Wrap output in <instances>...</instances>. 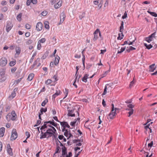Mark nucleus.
I'll return each instance as SVG.
<instances>
[{"mask_svg": "<svg viewBox=\"0 0 157 157\" xmlns=\"http://www.w3.org/2000/svg\"><path fill=\"white\" fill-rule=\"evenodd\" d=\"M46 132L43 131H41L40 139H41L43 138H47V139L50 137L54 136L56 130L53 127H51V128H48L46 130Z\"/></svg>", "mask_w": 157, "mask_h": 157, "instance_id": "obj_1", "label": "nucleus"}, {"mask_svg": "<svg viewBox=\"0 0 157 157\" xmlns=\"http://www.w3.org/2000/svg\"><path fill=\"white\" fill-rule=\"evenodd\" d=\"M52 125L56 127L57 126V124L55 123L53 120L52 121L45 122L43 125L40 128L41 131L43 130L44 131H45L46 129L51 128V127H52Z\"/></svg>", "mask_w": 157, "mask_h": 157, "instance_id": "obj_2", "label": "nucleus"}, {"mask_svg": "<svg viewBox=\"0 0 157 157\" xmlns=\"http://www.w3.org/2000/svg\"><path fill=\"white\" fill-rule=\"evenodd\" d=\"M112 109L110 112L109 113L107 117V118L112 120L115 118L117 114V112L118 110V109L115 108L113 104H112Z\"/></svg>", "mask_w": 157, "mask_h": 157, "instance_id": "obj_3", "label": "nucleus"}, {"mask_svg": "<svg viewBox=\"0 0 157 157\" xmlns=\"http://www.w3.org/2000/svg\"><path fill=\"white\" fill-rule=\"evenodd\" d=\"M17 116L14 111L13 110L11 113H9L6 116V119L8 121H14L17 118Z\"/></svg>", "mask_w": 157, "mask_h": 157, "instance_id": "obj_4", "label": "nucleus"}, {"mask_svg": "<svg viewBox=\"0 0 157 157\" xmlns=\"http://www.w3.org/2000/svg\"><path fill=\"white\" fill-rule=\"evenodd\" d=\"M60 125L62 128V131L64 132L66 128H70V126L67 122L66 121H62L60 122Z\"/></svg>", "mask_w": 157, "mask_h": 157, "instance_id": "obj_5", "label": "nucleus"}, {"mask_svg": "<svg viewBox=\"0 0 157 157\" xmlns=\"http://www.w3.org/2000/svg\"><path fill=\"white\" fill-rule=\"evenodd\" d=\"M156 34V32H154L151 35L149 36L148 37L145 38V40L149 43H150L153 40V39L155 38Z\"/></svg>", "mask_w": 157, "mask_h": 157, "instance_id": "obj_6", "label": "nucleus"}, {"mask_svg": "<svg viewBox=\"0 0 157 157\" xmlns=\"http://www.w3.org/2000/svg\"><path fill=\"white\" fill-rule=\"evenodd\" d=\"M18 134L16 130L15 129H13L12 132V134L10 137V140H15L17 137Z\"/></svg>", "mask_w": 157, "mask_h": 157, "instance_id": "obj_7", "label": "nucleus"}, {"mask_svg": "<svg viewBox=\"0 0 157 157\" xmlns=\"http://www.w3.org/2000/svg\"><path fill=\"white\" fill-rule=\"evenodd\" d=\"M13 25L11 22L8 21L6 22V30L7 33H8L12 29Z\"/></svg>", "mask_w": 157, "mask_h": 157, "instance_id": "obj_8", "label": "nucleus"}, {"mask_svg": "<svg viewBox=\"0 0 157 157\" xmlns=\"http://www.w3.org/2000/svg\"><path fill=\"white\" fill-rule=\"evenodd\" d=\"M75 113H78L76 110L75 109H72L68 110V115L69 116L71 117H75Z\"/></svg>", "mask_w": 157, "mask_h": 157, "instance_id": "obj_9", "label": "nucleus"}, {"mask_svg": "<svg viewBox=\"0 0 157 157\" xmlns=\"http://www.w3.org/2000/svg\"><path fill=\"white\" fill-rule=\"evenodd\" d=\"M7 63V60L6 58H2L0 59V65L2 67L5 66Z\"/></svg>", "mask_w": 157, "mask_h": 157, "instance_id": "obj_10", "label": "nucleus"}, {"mask_svg": "<svg viewBox=\"0 0 157 157\" xmlns=\"http://www.w3.org/2000/svg\"><path fill=\"white\" fill-rule=\"evenodd\" d=\"M43 25L41 22H38L36 25V29L37 31H40L43 29Z\"/></svg>", "mask_w": 157, "mask_h": 157, "instance_id": "obj_11", "label": "nucleus"}, {"mask_svg": "<svg viewBox=\"0 0 157 157\" xmlns=\"http://www.w3.org/2000/svg\"><path fill=\"white\" fill-rule=\"evenodd\" d=\"M66 16L65 13L64 12L62 13L60 16V21L59 24H62L64 21Z\"/></svg>", "mask_w": 157, "mask_h": 157, "instance_id": "obj_12", "label": "nucleus"}, {"mask_svg": "<svg viewBox=\"0 0 157 157\" xmlns=\"http://www.w3.org/2000/svg\"><path fill=\"white\" fill-rule=\"evenodd\" d=\"M80 123V118H78L75 119L73 121L71 122L70 124L73 127H75V125H78Z\"/></svg>", "mask_w": 157, "mask_h": 157, "instance_id": "obj_13", "label": "nucleus"}, {"mask_svg": "<svg viewBox=\"0 0 157 157\" xmlns=\"http://www.w3.org/2000/svg\"><path fill=\"white\" fill-rule=\"evenodd\" d=\"M99 33V29H97L94 32V37L93 40L94 41H95L98 38V34Z\"/></svg>", "mask_w": 157, "mask_h": 157, "instance_id": "obj_14", "label": "nucleus"}, {"mask_svg": "<svg viewBox=\"0 0 157 157\" xmlns=\"http://www.w3.org/2000/svg\"><path fill=\"white\" fill-rule=\"evenodd\" d=\"M60 146H61L62 147V155L63 156H64L66 155L67 154V148L64 146H63V145L62 144H60Z\"/></svg>", "mask_w": 157, "mask_h": 157, "instance_id": "obj_15", "label": "nucleus"}, {"mask_svg": "<svg viewBox=\"0 0 157 157\" xmlns=\"http://www.w3.org/2000/svg\"><path fill=\"white\" fill-rule=\"evenodd\" d=\"M16 53L15 55V58L17 57L18 55L20 54L21 52V48L19 47H16L15 48Z\"/></svg>", "mask_w": 157, "mask_h": 157, "instance_id": "obj_16", "label": "nucleus"}, {"mask_svg": "<svg viewBox=\"0 0 157 157\" xmlns=\"http://www.w3.org/2000/svg\"><path fill=\"white\" fill-rule=\"evenodd\" d=\"M7 151L8 153L10 155H12L13 153L12 149L11 148L10 145L9 144H7L6 147Z\"/></svg>", "mask_w": 157, "mask_h": 157, "instance_id": "obj_17", "label": "nucleus"}, {"mask_svg": "<svg viewBox=\"0 0 157 157\" xmlns=\"http://www.w3.org/2000/svg\"><path fill=\"white\" fill-rule=\"evenodd\" d=\"M148 122H147V123L145 124H144V125H147L146 126H144V129H145V130L144 131V132L145 133H147V132L148 130V131H150V132H151V129L149 127V125H150V123L148 124Z\"/></svg>", "mask_w": 157, "mask_h": 157, "instance_id": "obj_18", "label": "nucleus"}, {"mask_svg": "<svg viewBox=\"0 0 157 157\" xmlns=\"http://www.w3.org/2000/svg\"><path fill=\"white\" fill-rule=\"evenodd\" d=\"M55 57V60L53 62L55 63V66H57L59 64L60 60V57L57 55H56Z\"/></svg>", "mask_w": 157, "mask_h": 157, "instance_id": "obj_19", "label": "nucleus"}, {"mask_svg": "<svg viewBox=\"0 0 157 157\" xmlns=\"http://www.w3.org/2000/svg\"><path fill=\"white\" fill-rule=\"evenodd\" d=\"M64 132V135L67 137V139H69L72 136L67 129H66L64 132Z\"/></svg>", "mask_w": 157, "mask_h": 157, "instance_id": "obj_20", "label": "nucleus"}, {"mask_svg": "<svg viewBox=\"0 0 157 157\" xmlns=\"http://www.w3.org/2000/svg\"><path fill=\"white\" fill-rule=\"evenodd\" d=\"M62 4V1L61 0H59L57 3L55 4L54 6L56 9H58L61 6Z\"/></svg>", "mask_w": 157, "mask_h": 157, "instance_id": "obj_21", "label": "nucleus"}, {"mask_svg": "<svg viewBox=\"0 0 157 157\" xmlns=\"http://www.w3.org/2000/svg\"><path fill=\"white\" fill-rule=\"evenodd\" d=\"M61 92L59 90H56V92L52 96V98L55 99V98L58 96L60 94Z\"/></svg>", "mask_w": 157, "mask_h": 157, "instance_id": "obj_22", "label": "nucleus"}, {"mask_svg": "<svg viewBox=\"0 0 157 157\" xmlns=\"http://www.w3.org/2000/svg\"><path fill=\"white\" fill-rule=\"evenodd\" d=\"M156 68V66L155 64H153L150 66L149 68V71L150 72H153Z\"/></svg>", "mask_w": 157, "mask_h": 157, "instance_id": "obj_23", "label": "nucleus"}, {"mask_svg": "<svg viewBox=\"0 0 157 157\" xmlns=\"http://www.w3.org/2000/svg\"><path fill=\"white\" fill-rule=\"evenodd\" d=\"M5 128L2 127L0 128V137H2L4 135Z\"/></svg>", "mask_w": 157, "mask_h": 157, "instance_id": "obj_24", "label": "nucleus"}, {"mask_svg": "<svg viewBox=\"0 0 157 157\" xmlns=\"http://www.w3.org/2000/svg\"><path fill=\"white\" fill-rule=\"evenodd\" d=\"M34 77V74L33 73H31L28 75L27 80L29 81H31L32 80Z\"/></svg>", "mask_w": 157, "mask_h": 157, "instance_id": "obj_25", "label": "nucleus"}, {"mask_svg": "<svg viewBox=\"0 0 157 157\" xmlns=\"http://www.w3.org/2000/svg\"><path fill=\"white\" fill-rule=\"evenodd\" d=\"M89 75L88 74H85L84 77L82 78L83 82H87V79L88 78Z\"/></svg>", "mask_w": 157, "mask_h": 157, "instance_id": "obj_26", "label": "nucleus"}, {"mask_svg": "<svg viewBox=\"0 0 157 157\" xmlns=\"http://www.w3.org/2000/svg\"><path fill=\"white\" fill-rule=\"evenodd\" d=\"M110 71V68H109L108 70L104 72L101 75V78L105 77Z\"/></svg>", "mask_w": 157, "mask_h": 157, "instance_id": "obj_27", "label": "nucleus"}, {"mask_svg": "<svg viewBox=\"0 0 157 157\" xmlns=\"http://www.w3.org/2000/svg\"><path fill=\"white\" fill-rule=\"evenodd\" d=\"M126 110L129 111V112H128V113L129 115L128 116V117H130L132 114L133 113L134 110L133 109H128L127 108L126 109Z\"/></svg>", "mask_w": 157, "mask_h": 157, "instance_id": "obj_28", "label": "nucleus"}, {"mask_svg": "<svg viewBox=\"0 0 157 157\" xmlns=\"http://www.w3.org/2000/svg\"><path fill=\"white\" fill-rule=\"evenodd\" d=\"M6 73V69H2L0 70V76L5 75Z\"/></svg>", "mask_w": 157, "mask_h": 157, "instance_id": "obj_29", "label": "nucleus"}, {"mask_svg": "<svg viewBox=\"0 0 157 157\" xmlns=\"http://www.w3.org/2000/svg\"><path fill=\"white\" fill-rule=\"evenodd\" d=\"M108 86H109V87H110V86L108 84H106L105 86L104 92L102 94V95H105V94H106L107 93V87Z\"/></svg>", "mask_w": 157, "mask_h": 157, "instance_id": "obj_30", "label": "nucleus"}, {"mask_svg": "<svg viewBox=\"0 0 157 157\" xmlns=\"http://www.w3.org/2000/svg\"><path fill=\"white\" fill-rule=\"evenodd\" d=\"M44 24L45 28L47 30H49L50 28L49 22L48 21H46L44 22Z\"/></svg>", "mask_w": 157, "mask_h": 157, "instance_id": "obj_31", "label": "nucleus"}, {"mask_svg": "<svg viewBox=\"0 0 157 157\" xmlns=\"http://www.w3.org/2000/svg\"><path fill=\"white\" fill-rule=\"evenodd\" d=\"M6 76H0V82H2L5 81L6 79Z\"/></svg>", "mask_w": 157, "mask_h": 157, "instance_id": "obj_32", "label": "nucleus"}, {"mask_svg": "<svg viewBox=\"0 0 157 157\" xmlns=\"http://www.w3.org/2000/svg\"><path fill=\"white\" fill-rule=\"evenodd\" d=\"M16 60H14L13 61H11L9 63V65L10 67L13 66L16 63Z\"/></svg>", "mask_w": 157, "mask_h": 157, "instance_id": "obj_33", "label": "nucleus"}, {"mask_svg": "<svg viewBox=\"0 0 157 157\" xmlns=\"http://www.w3.org/2000/svg\"><path fill=\"white\" fill-rule=\"evenodd\" d=\"M22 15V13H20L17 16V20L19 21H20L21 20Z\"/></svg>", "mask_w": 157, "mask_h": 157, "instance_id": "obj_34", "label": "nucleus"}, {"mask_svg": "<svg viewBox=\"0 0 157 157\" xmlns=\"http://www.w3.org/2000/svg\"><path fill=\"white\" fill-rule=\"evenodd\" d=\"M124 35L123 33H119L118 36L117 37V39L119 40H121L123 38Z\"/></svg>", "mask_w": 157, "mask_h": 157, "instance_id": "obj_35", "label": "nucleus"}, {"mask_svg": "<svg viewBox=\"0 0 157 157\" xmlns=\"http://www.w3.org/2000/svg\"><path fill=\"white\" fill-rule=\"evenodd\" d=\"M126 47H123L121 48L120 50H118L117 51L118 53H121L122 52H123L125 49Z\"/></svg>", "mask_w": 157, "mask_h": 157, "instance_id": "obj_36", "label": "nucleus"}, {"mask_svg": "<svg viewBox=\"0 0 157 157\" xmlns=\"http://www.w3.org/2000/svg\"><path fill=\"white\" fill-rule=\"evenodd\" d=\"M64 94L65 95V97L63 99L65 98L67 96L68 93V90L67 88L65 89V91L63 92Z\"/></svg>", "mask_w": 157, "mask_h": 157, "instance_id": "obj_37", "label": "nucleus"}, {"mask_svg": "<svg viewBox=\"0 0 157 157\" xmlns=\"http://www.w3.org/2000/svg\"><path fill=\"white\" fill-rule=\"evenodd\" d=\"M61 148L59 146H57L55 154L59 153L60 152Z\"/></svg>", "mask_w": 157, "mask_h": 157, "instance_id": "obj_38", "label": "nucleus"}, {"mask_svg": "<svg viewBox=\"0 0 157 157\" xmlns=\"http://www.w3.org/2000/svg\"><path fill=\"white\" fill-rule=\"evenodd\" d=\"M147 12L148 13H150L152 16H154L155 17H157V14L155 13L154 12H151L149 10H148L147 11Z\"/></svg>", "mask_w": 157, "mask_h": 157, "instance_id": "obj_39", "label": "nucleus"}, {"mask_svg": "<svg viewBox=\"0 0 157 157\" xmlns=\"http://www.w3.org/2000/svg\"><path fill=\"white\" fill-rule=\"evenodd\" d=\"M144 46L146 47V48L148 49H151V48L152 47V46L151 44H149L148 45L147 44L144 43Z\"/></svg>", "mask_w": 157, "mask_h": 157, "instance_id": "obj_40", "label": "nucleus"}, {"mask_svg": "<svg viewBox=\"0 0 157 157\" xmlns=\"http://www.w3.org/2000/svg\"><path fill=\"white\" fill-rule=\"evenodd\" d=\"M46 39L44 38H42L38 41V42L40 43H44L46 41Z\"/></svg>", "mask_w": 157, "mask_h": 157, "instance_id": "obj_41", "label": "nucleus"}, {"mask_svg": "<svg viewBox=\"0 0 157 157\" xmlns=\"http://www.w3.org/2000/svg\"><path fill=\"white\" fill-rule=\"evenodd\" d=\"M48 100L47 99H46L41 103V105L42 106H44L46 103L48 102Z\"/></svg>", "mask_w": 157, "mask_h": 157, "instance_id": "obj_42", "label": "nucleus"}, {"mask_svg": "<svg viewBox=\"0 0 157 157\" xmlns=\"http://www.w3.org/2000/svg\"><path fill=\"white\" fill-rule=\"evenodd\" d=\"M22 78H20L16 80H15L14 84H16V85L18 84L22 80Z\"/></svg>", "mask_w": 157, "mask_h": 157, "instance_id": "obj_43", "label": "nucleus"}, {"mask_svg": "<svg viewBox=\"0 0 157 157\" xmlns=\"http://www.w3.org/2000/svg\"><path fill=\"white\" fill-rule=\"evenodd\" d=\"M16 96V93L15 92H13L11 95L9 97L10 98L12 99L13 98Z\"/></svg>", "mask_w": 157, "mask_h": 157, "instance_id": "obj_44", "label": "nucleus"}, {"mask_svg": "<svg viewBox=\"0 0 157 157\" xmlns=\"http://www.w3.org/2000/svg\"><path fill=\"white\" fill-rule=\"evenodd\" d=\"M128 108V109H133L134 107V105L132 104H129L127 105Z\"/></svg>", "mask_w": 157, "mask_h": 157, "instance_id": "obj_45", "label": "nucleus"}, {"mask_svg": "<svg viewBox=\"0 0 157 157\" xmlns=\"http://www.w3.org/2000/svg\"><path fill=\"white\" fill-rule=\"evenodd\" d=\"M52 81L50 79H48L45 82V83L46 84L48 85L52 83Z\"/></svg>", "mask_w": 157, "mask_h": 157, "instance_id": "obj_46", "label": "nucleus"}, {"mask_svg": "<svg viewBox=\"0 0 157 157\" xmlns=\"http://www.w3.org/2000/svg\"><path fill=\"white\" fill-rule=\"evenodd\" d=\"M25 27L27 29H29L31 28V25L29 24H26L25 25Z\"/></svg>", "mask_w": 157, "mask_h": 157, "instance_id": "obj_47", "label": "nucleus"}, {"mask_svg": "<svg viewBox=\"0 0 157 157\" xmlns=\"http://www.w3.org/2000/svg\"><path fill=\"white\" fill-rule=\"evenodd\" d=\"M48 12L46 11H44L41 13V14L43 16H46L48 14Z\"/></svg>", "mask_w": 157, "mask_h": 157, "instance_id": "obj_48", "label": "nucleus"}, {"mask_svg": "<svg viewBox=\"0 0 157 157\" xmlns=\"http://www.w3.org/2000/svg\"><path fill=\"white\" fill-rule=\"evenodd\" d=\"M41 48V43H39L38 42V44L37 45V49L38 50H40V49Z\"/></svg>", "mask_w": 157, "mask_h": 157, "instance_id": "obj_49", "label": "nucleus"}, {"mask_svg": "<svg viewBox=\"0 0 157 157\" xmlns=\"http://www.w3.org/2000/svg\"><path fill=\"white\" fill-rule=\"evenodd\" d=\"M88 121H86L85 124H84V127H86L87 129H88L90 131V128L88 127L89 125H88L86 124V123L88 122Z\"/></svg>", "mask_w": 157, "mask_h": 157, "instance_id": "obj_50", "label": "nucleus"}, {"mask_svg": "<svg viewBox=\"0 0 157 157\" xmlns=\"http://www.w3.org/2000/svg\"><path fill=\"white\" fill-rule=\"evenodd\" d=\"M82 62L83 65L84 66H85V58L84 55H83L82 56Z\"/></svg>", "mask_w": 157, "mask_h": 157, "instance_id": "obj_51", "label": "nucleus"}, {"mask_svg": "<svg viewBox=\"0 0 157 157\" xmlns=\"http://www.w3.org/2000/svg\"><path fill=\"white\" fill-rule=\"evenodd\" d=\"M66 157H71L72 156V153L71 152H70L68 154H66Z\"/></svg>", "mask_w": 157, "mask_h": 157, "instance_id": "obj_52", "label": "nucleus"}, {"mask_svg": "<svg viewBox=\"0 0 157 157\" xmlns=\"http://www.w3.org/2000/svg\"><path fill=\"white\" fill-rule=\"evenodd\" d=\"M7 7L6 6H5L3 7L2 9V11L4 12H5L7 10Z\"/></svg>", "mask_w": 157, "mask_h": 157, "instance_id": "obj_53", "label": "nucleus"}, {"mask_svg": "<svg viewBox=\"0 0 157 157\" xmlns=\"http://www.w3.org/2000/svg\"><path fill=\"white\" fill-rule=\"evenodd\" d=\"M25 134H26V136H27V137L26 138V139H28V138H29L30 137V132H26Z\"/></svg>", "mask_w": 157, "mask_h": 157, "instance_id": "obj_54", "label": "nucleus"}, {"mask_svg": "<svg viewBox=\"0 0 157 157\" xmlns=\"http://www.w3.org/2000/svg\"><path fill=\"white\" fill-rule=\"evenodd\" d=\"M41 122V120H37V121L36 123V124H35L34 125V126L35 127V126H38L40 124Z\"/></svg>", "mask_w": 157, "mask_h": 157, "instance_id": "obj_55", "label": "nucleus"}, {"mask_svg": "<svg viewBox=\"0 0 157 157\" xmlns=\"http://www.w3.org/2000/svg\"><path fill=\"white\" fill-rule=\"evenodd\" d=\"M76 74H75V79H77V77H78L77 73H78V67L77 66H76Z\"/></svg>", "mask_w": 157, "mask_h": 157, "instance_id": "obj_56", "label": "nucleus"}, {"mask_svg": "<svg viewBox=\"0 0 157 157\" xmlns=\"http://www.w3.org/2000/svg\"><path fill=\"white\" fill-rule=\"evenodd\" d=\"M127 17V14L126 13V12H125L124 13V15H123L122 17V18L123 19H125Z\"/></svg>", "mask_w": 157, "mask_h": 157, "instance_id": "obj_57", "label": "nucleus"}, {"mask_svg": "<svg viewBox=\"0 0 157 157\" xmlns=\"http://www.w3.org/2000/svg\"><path fill=\"white\" fill-rule=\"evenodd\" d=\"M17 70V68L16 67H14L12 68L11 69V71L12 73H14Z\"/></svg>", "mask_w": 157, "mask_h": 157, "instance_id": "obj_58", "label": "nucleus"}, {"mask_svg": "<svg viewBox=\"0 0 157 157\" xmlns=\"http://www.w3.org/2000/svg\"><path fill=\"white\" fill-rule=\"evenodd\" d=\"M124 29V26H121L120 28V32L122 33Z\"/></svg>", "mask_w": 157, "mask_h": 157, "instance_id": "obj_59", "label": "nucleus"}, {"mask_svg": "<svg viewBox=\"0 0 157 157\" xmlns=\"http://www.w3.org/2000/svg\"><path fill=\"white\" fill-rule=\"evenodd\" d=\"M10 108H11L10 106L9 105H8V106H6V111L7 112L8 111H9L10 109Z\"/></svg>", "mask_w": 157, "mask_h": 157, "instance_id": "obj_60", "label": "nucleus"}, {"mask_svg": "<svg viewBox=\"0 0 157 157\" xmlns=\"http://www.w3.org/2000/svg\"><path fill=\"white\" fill-rule=\"evenodd\" d=\"M75 57L76 58H79L81 57V55L76 54L75 56Z\"/></svg>", "mask_w": 157, "mask_h": 157, "instance_id": "obj_61", "label": "nucleus"}, {"mask_svg": "<svg viewBox=\"0 0 157 157\" xmlns=\"http://www.w3.org/2000/svg\"><path fill=\"white\" fill-rule=\"evenodd\" d=\"M53 78L55 80L54 81H56L58 80L57 79V75H54L53 76Z\"/></svg>", "mask_w": 157, "mask_h": 157, "instance_id": "obj_62", "label": "nucleus"}, {"mask_svg": "<svg viewBox=\"0 0 157 157\" xmlns=\"http://www.w3.org/2000/svg\"><path fill=\"white\" fill-rule=\"evenodd\" d=\"M55 65V63L54 62H51L50 64V67H53Z\"/></svg>", "mask_w": 157, "mask_h": 157, "instance_id": "obj_63", "label": "nucleus"}, {"mask_svg": "<svg viewBox=\"0 0 157 157\" xmlns=\"http://www.w3.org/2000/svg\"><path fill=\"white\" fill-rule=\"evenodd\" d=\"M31 2L34 4H36L37 2V0H31Z\"/></svg>", "mask_w": 157, "mask_h": 157, "instance_id": "obj_64", "label": "nucleus"}]
</instances>
